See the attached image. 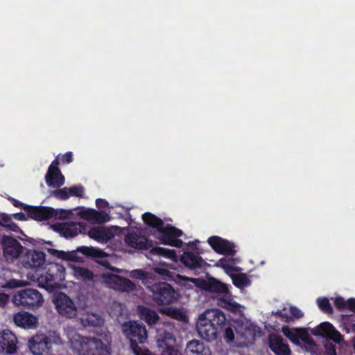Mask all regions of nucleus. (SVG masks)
<instances>
[{
	"label": "nucleus",
	"instance_id": "nucleus-1",
	"mask_svg": "<svg viewBox=\"0 0 355 355\" xmlns=\"http://www.w3.org/2000/svg\"><path fill=\"white\" fill-rule=\"evenodd\" d=\"M167 267L168 265L166 267H155L153 268V270L157 274L161 275L164 279H173L188 288H192L191 285L194 284L196 287L202 288L211 293H216L220 295L228 294L227 285L215 278L210 277L205 281L200 279L187 277L180 275H175L174 272L171 271Z\"/></svg>",
	"mask_w": 355,
	"mask_h": 355
},
{
	"label": "nucleus",
	"instance_id": "nucleus-2",
	"mask_svg": "<svg viewBox=\"0 0 355 355\" xmlns=\"http://www.w3.org/2000/svg\"><path fill=\"white\" fill-rule=\"evenodd\" d=\"M225 321V315L222 311L218 309L205 311L199 315L196 322L199 336L208 342L215 340Z\"/></svg>",
	"mask_w": 355,
	"mask_h": 355
},
{
	"label": "nucleus",
	"instance_id": "nucleus-3",
	"mask_svg": "<svg viewBox=\"0 0 355 355\" xmlns=\"http://www.w3.org/2000/svg\"><path fill=\"white\" fill-rule=\"evenodd\" d=\"M71 349L78 355H107L108 348L97 338L83 337L71 332L68 334Z\"/></svg>",
	"mask_w": 355,
	"mask_h": 355
},
{
	"label": "nucleus",
	"instance_id": "nucleus-4",
	"mask_svg": "<svg viewBox=\"0 0 355 355\" xmlns=\"http://www.w3.org/2000/svg\"><path fill=\"white\" fill-rule=\"evenodd\" d=\"M144 223L150 226L156 228L159 232L158 239L167 245L180 248L183 245V242L177 239V237L182 234V232L175 227L167 225H164L163 221L150 213H145L142 216Z\"/></svg>",
	"mask_w": 355,
	"mask_h": 355
},
{
	"label": "nucleus",
	"instance_id": "nucleus-5",
	"mask_svg": "<svg viewBox=\"0 0 355 355\" xmlns=\"http://www.w3.org/2000/svg\"><path fill=\"white\" fill-rule=\"evenodd\" d=\"M122 331L129 338L130 347L135 355H146L138 343H144L147 339V331L144 325L137 321H128L122 325Z\"/></svg>",
	"mask_w": 355,
	"mask_h": 355
},
{
	"label": "nucleus",
	"instance_id": "nucleus-6",
	"mask_svg": "<svg viewBox=\"0 0 355 355\" xmlns=\"http://www.w3.org/2000/svg\"><path fill=\"white\" fill-rule=\"evenodd\" d=\"M62 343L60 336L55 331L48 334H36L28 342V346L33 355H47L51 349L52 345Z\"/></svg>",
	"mask_w": 355,
	"mask_h": 355
},
{
	"label": "nucleus",
	"instance_id": "nucleus-7",
	"mask_svg": "<svg viewBox=\"0 0 355 355\" xmlns=\"http://www.w3.org/2000/svg\"><path fill=\"white\" fill-rule=\"evenodd\" d=\"M146 289L151 293L153 302L157 305L171 304L178 299L175 290L164 282H155L153 279Z\"/></svg>",
	"mask_w": 355,
	"mask_h": 355
},
{
	"label": "nucleus",
	"instance_id": "nucleus-8",
	"mask_svg": "<svg viewBox=\"0 0 355 355\" xmlns=\"http://www.w3.org/2000/svg\"><path fill=\"white\" fill-rule=\"evenodd\" d=\"M57 312L67 319L76 318L80 311L78 301L71 299L64 293H57L53 300Z\"/></svg>",
	"mask_w": 355,
	"mask_h": 355
},
{
	"label": "nucleus",
	"instance_id": "nucleus-9",
	"mask_svg": "<svg viewBox=\"0 0 355 355\" xmlns=\"http://www.w3.org/2000/svg\"><path fill=\"white\" fill-rule=\"evenodd\" d=\"M48 251L49 252L50 254L55 255L57 257L60 258L62 259L67 261H74L77 262H82L84 261V258L83 257H79L78 255V252H81L83 254L86 255L87 257L98 258H103L105 255V252L98 249H96L93 247L86 246L79 247L76 250H72L69 252L59 251L54 249H48Z\"/></svg>",
	"mask_w": 355,
	"mask_h": 355
},
{
	"label": "nucleus",
	"instance_id": "nucleus-10",
	"mask_svg": "<svg viewBox=\"0 0 355 355\" xmlns=\"http://www.w3.org/2000/svg\"><path fill=\"white\" fill-rule=\"evenodd\" d=\"M43 301L42 294L37 290L33 288L19 291L12 297V302L15 305L31 309L42 306Z\"/></svg>",
	"mask_w": 355,
	"mask_h": 355
},
{
	"label": "nucleus",
	"instance_id": "nucleus-11",
	"mask_svg": "<svg viewBox=\"0 0 355 355\" xmlns=\"http://www.w3.org/2000/svg\"><path fill=\"white\" fill-rule=\"evenodd\" d=\"M27 212L31 218L37 220H47L53 216L59 219H66L72 215L71 210L54 209L46 207H29Z\"/></svg>",
	"mask_w": 355,
	"mask_h": 355
},
{
	"label": "nucleus",
	"instance_id": "nucleus-12",
	"mask_svg": "<svg viewBox=\"0 0 355 355\" xmlns=\"http://www.w3.org/2000/svg\"><path fill=\"white\" fill-rule=\"evenodd\" d=\"M101 280L107 287L121 292H131L137 288L130 279L110 272L103 273Z\"/></svg>",
	"mask_w": 355,
	"mask_h": 355
},
{
	"label": "nucleus",
	"instance_id": "nucleus-13",
	"mask_svg": "<svg viewBox=\"0 0 355 355\" xmlns=\"http://www.w3.org/2000/svg\"><path fill=\"white\" fill-rule=\"evenodd\" d=\"M176 338L166 330L159 331L157 336V351L159 355H178Z\"/></svg>",
	"mask_w": 355,
	"mask_h": 355
},
{
	"label": "nucleus",
	"instance_id": "nucleus-14",
	"mask_svg": "<svg viewBox=\"0 0 355 355\" xmlns=\"http://www.w3.org/2000/svg\"><path fill=\"white\" fill-rule=\"evenodd\" d=\"M3 256L8 261H13L22 252L23 247L15 239L3 236L1 241Z\"/></svg>",
	"mask_w": 355,
	"mask_h": 355
},
{
	"label": "nucleus",
	"instance_id": "nucleus-15",
	"mask_svg": "<svg viewBox=\"0 0 355 355\" xmlns=\"http://www.w3.org/2000/svg\"><path fill=\"white\" fill-rule=\"evenodd\" d=\"M46 255L39 250H27L20 258L21 263L26 268H38L45 262Z\"/></svg>",
	"mask_w": 355,
	"mask_h": 355
},
{
	"label": "nucleus",
	"instance_id": "nucleus-16",
	"mask_svg": "<svg viewBox=\"0 0 355 355\" xmlns=\"http://www.w3.org/2000/svg\"><path fill=\"white\" fill-rule=\"evenodd\" d=\"M63 270L64 268L60 265L51 266L45 274L38 277L39 284L43 286H53L56 284L55 281L62 279Z\"/></svg>",
	"mask_w": 355,
	"mask_h": 355
},
{
	"label": "nucleus",
	"instance_id": "nucleus-17",
	"mask_svg": "<svg viewBox=\"0 0 355 355\" xmlns=\"http://www.w3.org/2000/svg\"><path fill=\"white\" fill-rule=\"evenodd\" d=\"M310 332L314 336L329 338L338 343L342 340L340 333L327 322H322L317 327L311 329Z\"/></svg>",
	"mask_w": 355,
	"mask_h": 355
},
{
	"label": "nucleus",
	"instance_id": "nucleus-18",
	"mask_svg": "<svg viewBox=\"0 0 355 355\" xmlns=\"http://www.w3.org/2000/svg\"><path fill=\"white\" fill-rule=\"evenodd\" d=\"M17 339L10 330L0 332V352L7 354H13L17 349Z\"/></svg>",
	"mask_w": 355,
	"mask_h": 355
},
{
	"label": "nucleus",
	"instance_id": "nucleus-19",
	"mask_svg": "<svg viewBox=\"0 0 355 355\" xmlns=\"http://www.w3.org/2000/svg\"><path fill=\"white\" fill-rule=\"evenodd\" d=\"M54 230L66 238H71L82 233L84 227L75 222H63L53 225Z\"/></svg>",
	"mask_w": 355,
	"mask_h": 355
},
{
	"label": "nucleus",
	"instance_id": "nucleus-20",
	"mask_svg": "<svg viewBox=\"0 0 355 355\" xmlns=\"http://www.w3.org/2000/svg\"><path fill=\"white\" fill-rule=\"evenodd\" d=\"M13 321L17 326L24 329H34L37 324V318L26 311L15 313L13 315Z\"/></svg>",
	"mask_w": 355,
	"mask_h": 355
},
{
	"label": "nucleus",
	"instance_id": "nucleus-21",
	"mask_svg": "<svg viewBox=\"0 0 355 355\" xmlns=\"http://www.w3.org/2000/svg\"><path fill=\"white\" fill-rule=\"evenodd\" d=\"M208 243L217 252L233 255L235 252L234 245L229 241L218 236H212L208 239Z\"/></svg>",
	"mask_w": 355,
	"mask_h": 355
},
{
	"label": "nucleus",
	"instance_id": "nucleus-22",
	"mask_svg": "<svg viewBox=\"0 0 355 355\" xmlns=\"http://www.w3.org/2000/svg\"><path fill=\"white\" fill-rule=\"evenodd\" d=\"M115 232L113 227L106 228L104 227H96L91 229L88 235L90 238L98 242L105 243L114 236Z\"/></svg>",
	"mask_w": 355,
	"mask_h": 355
},
{
	"label": "nucleus",
	"instance_id": "nucleus-23",
	"mask_svg": "<svg viewBox=\"0 0 355 355\" xmlns=\"http://www.w3.org/2000/svg\"><path fill=\"white\" fill-rule=\"evenodd\" d=\"M184 355H211L210 349L198 340H191L187 343Z\"/></svg>",
	"mask_w": 355,
	"mask_h": 355
},
{
	"label": "nucleus",
	"instance_id": "nucleus-24",
	"mask_svg": "<svg viewBox=\"0 0 355 355\" xmlns=\"http://www.w3.org/2000/svg\"><path fill=\"white\" fill-rule=\"evenodd\" d=\"M269 346L277 355H289L291 353L290 348L283 338L276 335L270 336Z\"/></svg>",
	"mask_w": 355,
	"mask_h": 355
},
{
	"label": "nucleus",
	"instance_id": "nucleus-25",
	"mask_svg": "<svg viewBox=\"0 0 355 355\" xmlns=\"http://www.w3.org/2000/svg\"><path fill=\"white\" fill-rule=\"evenodd\" d=\"M180 261L191 270L201 268L205 264L204 260L198 254L191 252H184L180 257Z\"/></svg>",
	"mask_w": 355,
	"mask_h": 355
},
{
	"label": "nucleus",
	"instance_id": "nucleus-26",
	"mask_svg": "<svg viewBox=\"0 0 355 355\" xmlns=\"http://www.w3.org/2000/svg\"><path fill=\"white\" fill-rule=\"evenodd\" d=\"M46 182L49 187H59L64 182V178L58 167L50 166L45 177Z\"/></svg>",
	"mask_w": 355,
	"mask_h": 355
},
{
	"label": "nucleus",
	"instance_id": "nucleus-27",
	"mask_svg": "<svg viewBox=\"0 0 355 355\" xmlns=\"http://www.w3.org/2000/svg\"><path fill=\"white\" fill-rule=\"evenodd\" d=\"M125 241L133 248L146 249L148 246L146 238L135 232H129L125 237Z\"/></svg>",
	"mask_w": 355,
	"mask_h": 355
},
{
	"label": "nucleus",
	"instance_id": "nucleus-28",
	"mask_svg": "<svg viewBox=\"0 0 355 355\" xmlns=\"http://www.w3.org/2000/svg\"><path fill=\"white\" fill-rule=\"evenodd\" d=\"M71 269L76 279L83 281L87 284L94 283L95 276L89 269L77 266H71Z\"/></svg>",
	"mask_w": 355,
	"mask_h": 355
},
{
	"label": "nucleus",
	"instance_id": "nucleus-29",
	"mask_svg": "<svg viewBox=\"0 0 355 355\" xmlns=\"http://www.w3.org/2000/svg\"><path fill=\"white\" fill-rule=\"evenodd\" d=\"M79 215L82 218L95 223H102L106 220V214L94 209H83L79 213Z\"/></svg>",
	"mask_w": 355,
	"mask_h": 355
},
{
	"label": "nucleus",
	"instance_id": "nucleus-30",
	"mask_svg": "<svg viewBox=\"0 0 355 355\" xmlns=\"http://www.w3.org/2000/svg\"><path fill=\"white\" fill-rule=\"evenodd\" d=\"M138 313L140 318L145 320L148 325L156 324L159 319V316L155 311L146 306H139Z\"/></svg>",
	"mask_w": 355,
	"mask_h": 355
},
{
	"label": "nucleus",
	"instance_id": "nucleus-31",
	"mask_svg": "<svg viewBox=\"0 0 355 355\" xmlns=\"http://www.w3.org/2000/svg\"><path fill=\"white\" fill-rule=\"evenodd\" d=\"M81 322L84 326L101 327L104 323V319L100 314L90 312L81 319Z\"/></svg>",
	"mask_w": 355,
	"mask_h": 355
},
{
	"label": "nucleus",
	"instance_id": "nucleus-32",
	"mask_svg": "<svg viewBox=\"0 0 355 355\" xmlns=\"http://www.w3.org/2000/svg\"><path fill=\"white\" fill-rule=\"evenodd\" d=\"M130 277L135 279H139L142 284L147 288L154 279L152 273L146 272L141 269L133 270L130 272Z\"/></svg>",
	"mask_w": 355,
	"mask_h": 355
},
{
	"label": "nucleus",
	"instance_id": "nucleus-33",
	"mask_svg": "<svg viewBox=\"0 0 355 355\" xmlns=\"http://www.w3.org/2000/svg\"><path fill=\"white\" fill-rule=\"evenodd\" d=\"M282 332L290 340L297 342L300 338L305 340V332L300 329H291L288 327H283Z\"/></svg>",
	"mask_w": 355,
	"mask_h": 355
},
{
	"label": "nucleus",
	"instance_id": "nucleus-34",
	"mask_svg": "<svg viewBox=\"0 0 355 355\" xmlns=\"http://www.w3.org/2000/svg\"><path fill=\"white\" fill-rule=\"evenodd\" d=\"M162 313L180 321H184L186 315L180 309L173 307H166L161 309Z\"/></svg>",
	"mask_w": 355,
	"mask_h": 355
},
{
	"label": "nucleus",
	"instance_id": "nucleus-35",
	"mask_svg": "<svg viewBox=\"0 0 355 355\" xmlns=\"http://www.w3.org/2000/svg\"><path fill=\"white\" fill-rule=\"evenodd\" d=\"M150 253L154 255H161L171 260H176L175 252L166 248L155 247L151 249Z\"/></svg>",
	"mask_w": 355,
	"mask_h": 355
},
{
	"label": "nucleus",
	"instance_id": "nucleus-36",
	"mask_svg": "<svg viewBox=\"0 0 355 355\" xmlns=\"http://www.w3.org/2000/svg\"><path fill=\"white\" fill-rule=\"evenodd\" d=\"M232 279L234 284L238 288H242L250 284V280L245 274L233 275Z\"/></svg>",
	"mask_w": 355,
	"mask_h": 355
},
{
	"label": "nucleus",
	"instance_id": "nucleus-37",
	"mask_svg": "<svg viewBox=\"0 0 355 355\" xmlns=\"http://www.w3.org/2000/svg\"><path fill=\"white\" fill-rule=\"evenodd\" d=\"M335 304L339 309L347 306L350 310L355 311V299L351 298L347 302L342 297H336L335 299Z\"/></svg>",
	"mask_w": 355,
	"mask_h": 355
},
{
	"label": "nucleus",
	"instance_id": "nucleus-38",
	"mask_svg": "<svg viewBox=\"0 0 355 355\" xmlns=\"http://www.w3.org/2000/svg\"><path fill=\"white\" fill-rule=\"evenodd\" d=\"M235 260L230 258L220 259L216 265L224 268L227 272H232L234 270Z\"/></svg>",
	"mask_w": 355,
	"mask_h": 355
},
{
	"label": "nucleus",
	"instance_id": "nucleus-39",
	"mask_svg": "<svg viewBox=\"0 0 355 355\" xmlns=\"http://www.w3.org/2000/svg\"><path fill=\"white\" fill-rule=\"evenodd\" d=\"M26 284L25 281L18 279H10L6 282V284L2 285L1 287L3 288H16L25 286Z\"/></svg>",
	"mask_w": 355,
	"mask_h": 355
},
{
	"label": "nucleus",
	"instance_id": "nucleus-40",
	"mask_svg": "<svg viewBox=\"0 0 355 355\" xmlns=\"http://www.w3.org/2000/svg\"><path fill=\"white\" fill-rule=\"evenodd\" d=\"M220 304L231 311H236L240 307V305L236 302L227 300H221Z\"/></svg>",
	"mask_w": 355,
	"mask_h": 355
},
{
	"label": "nucleus",
	"instance_id": "nucleus-41",
	"mask_svg": "<svg viewBox=\"0 0 355 355\" xmlns=\"http://www.w3.org/2000/svg\"><path fill=\"white\" fill-rule=\"evenodd\" d=\"M1 218L3 221V224L2 225L9 228L12 231L16 232L18 229V226L15 224L14 223L10 221V216L7 215H2ZM0 225H1V223L0 222Z\"/></svg>",
	"mask_w": 355,
	"mask_h": 355
},
{
	"label": "nucleus",
	"instance_id": "nucleus-42",
	"mask_svg": "<svg viewBox=\"0 0 355 355\" xmlns=\"http://www.w3.org/2000/svg\"><path fill=\"white\" fill-rule=\"evenodd\" d=\"M318 304L319 307L326 313H332V308L327 298L318 299Z\"/></svg>",
	"mask_w": 355,
	"mask_h": 355
},
{
	"label": "nucleus",
	"instance_id": "nucleus-43",
	"mask_svg": "<svg viewBox=\"0 0 355 355\" xmlns=\"http://www.w3.org/2000/svg\"><path fill=\"white\" fill-rule=\"evenodd\" d=\"M69 196L81 197L83 194L84 189L82 186H76L68 188Z\"/></svg>",
	"mask_w": 355,
	"mask_h": 355
},
{
	"label": "nucleus",
	"instance_id": "nucleus-44",
	"mask_svg": "<svg viewBox=\"0 0 355 355\" xmlns=\"http://www.w3.org/2000/svg\"><path fill=\"white\" fill-rule=\"evenodd\" d=\"M53 195L60 199H67L69 196V189L67 187H64L62 189L54 191Z\"/></svg>",
	"mask_w": 355,
	"mask_h": 355
},
{
	"label": "nucleus",
	"instance_id": "nucleus-45",
	"mask_svg": "<svg viewBox=\"0 0 355 355\" xmlns=\"http://www.w3.org/2000/svg\"><path fill=\"white\" fill-rule=\"evenodd\" d=\"M234 334L232 329L231 327H227L225 331V339L226 342L231 343L234 340Z\"/></svg>",
	"mask_w": 355,
	"mask_h": 355
},
{
	"label": "nucleus",
	"instance_id": "nucleus-46",
	"mask_svg": "<svg viewBox=\"0 0 355 355\" xmlns=\"http://www.w3.org/2000/svg\"><path fill=\"white\" fill-rule=\"evenodd\" d=\"M9 301V295L4 293H0V307L4 308Z\"/></svg>",
	"mask_w": 355,
	"mask_h": 355
},
{
	"label": "nucleus",
	"instance_id": "nucleus-47",
	"mask_svg": "<svg viewBox=\"0 0 355 355\" xmlns=\"http://www.w3.org/2000/svg\"><path fill=\"white\" fill-rule=\"evenodd\" d=\"M290 312L291 315L295 317L296 318H300L303 316V313L302 312V311L295 306L290 307Z\"/></svg>",
	"mask_w": 355,
	"mask_h": 355
},
{
	"label": "nucleus",
	"instance_id": "nucleus-48",
	"mask_svg": "<svg viewBox=\"0 0 355 355\" xmlns=\"http://www.w3.org/2000/svg\"><path fill=\"white\" fill-rule=\"evenodd\" d=\"M98 263L101 265H102L103 266H104V267H105V268H107L108 269H110L112 271H115L116 272H121V270H120L119 268H114V267H111L110 263L107 261L101 260V261H99Z\"/></svg>",
	"mask_w": 355,
	"mask_h": 355
},
{
	"label": "nucleus",
	"instance_id": "nucleus-49",
	"mask_svg": "<svg viewBox=\"0 0 355 355\" xmlns=\"http://www.w3.org/2000/svg\"><path fill=\"white\" fill-rule=\"evenodd\" d=\"M284 312L285 309H283L282 311H277L276 314H278L282 318L285 319V322H288L290 320H291L292 318L291 316H288L287 314Z\"/></svg>",
	"mask_w": 355,
	"mask_h": 355
},
{
	"label": "nucleus",
	"instance_id": "nucleus-50",
	"mask_svg": "<svg viewBox=\"0 0 355 355\" xmlns=\"http://www.w3.org/2000/svg\"><path fill=\"white\" fill-rule=\"evenodd\" d=\"M96 204L98 208H103L108 205L107 201L101 198H98L96 200Z\"/></svg>",
	"mask_w": 355,
	"mask_h": 355
},
{
	"label": "nucleus",
	"instance_id": "nucleus-51",
	"mask_svg": "<svg viewBox=\"0 0 355 355\" xmlns=\"http://www.w3.org/2000/svg\"><path fill=\"white\" fill-rule=\"evenodd\" d=\"M13 217L17 220H24L26 219V216L23 213H17L13 215Z\"/></svg>",
	"mask_w": 355,
	"mask_h": 355
},
{
	"label": "nucleus",
	"instance_id": "nucleus-52",
	"mask_svg": "<svg viewBox=\"0 0 355 355\" xmlns=\"http://www.w3.org/2000/svg\"><path fill=\"white\" fill-rule=\"evenodd\" d=\"M64 157H65V159H66V162L67 163H71L72 162V154L71 153L69 152V153H67L64 155Z\"/></svg>",
	"mask_w": 355,
	"mask_h": 355
},
{
	"label": "nucleus",
	"instance_id": "nucleus-53",
	"mask_svg": "<svg viewBox=\"0 0 355 355\" xmlns=\"http://www.w3.org/2000/svg\"><path fill=\"white\" fill-rule=\"evenodd\" d=\"M58 165V159H55L50 166H53L58 167L57 166Z\"/></svg>",
	"mask_w": 355,
	"mask_h": 355
},
{
	"label": "nucleus",
	"instance_id": "nucleus-54",
	"mask_svg": "<svg viewBox=\"0 0 355 355\" xmlns=\"http://www.w3.org/2000/svg\"><path fill=\"white\" fill-rule=\"evenodd\" d=\"M330 353H331L332 354H336V351H335V349H334V348H331V349H330Z\"/></svg>",
	"mask_w": 355,
	"mask_h": 355
}]
</instances>
